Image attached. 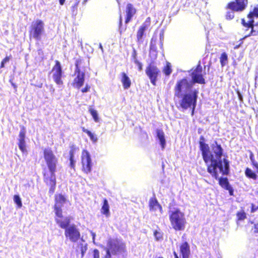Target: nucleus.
I'll use <instances>...</instances> for the list:
<instances>
[{
    "label": "nucleus",
    "instance_id": "a18cd8bd",
    "mask_svg": "<svg viewBox=\"0 0 258 258\" xmlns=\"http://www.w3.org/2000/svg\"><path fill=\"white\" fill-rule=\"evenodd\" d=\"M253 232L254 233H258V223L254 224L253 226Z\"/></svg>",
    "mask_w": 258,
    "mask_h": 258
},
{
    "label": "nucleus",
    "instance_id": "c9c22d12",
    "mask_svg": "<svg viewBox=\"0 0 258 258\" xmlns=\"http://www.w3.org/2000/svg\"><path fill=\"white\" fill-rule=\"evenodd\" d=\"M12 55L10 54V55L6 56L5 58H4L1 62L0 69L5 68V63L9 62L12 58Z\"/></svg>",
    "mask_w": 258,
    "mask_h": 258
},
{
    "label": "nucleus",
    "instance_id": "4468645a",
    "mask_svg": "<svg viewBox=\"0 0 258 258\" xmlns=\"http://www.w3.org/2000/svg\"><path fill=\"white\" fill-rule=\"evenodd\" d=\"M81 163L82 165V171L86 174L90 173L92 169V163L89 152L86 150H83L82 151Z\"/></svg>",
    "mask_w": 258,
    "mask_h": 258
},
{
    "label": "nucleus",
    "instance_id": "393cba45",
    "mask_svg": "<svg viewBox=\"0 0 258 258\" xmlns=\"http://www.w3.org/2000/svg\"><path fill=\"white\" fill-rule=\"evenodd\" d=\"M157 136L159 139L162 149H164L166 145V141L164 137V133L162 130H156Z\"/></svg>",
    "mask_w": 258,
    "mask_h": 258
},
{
    "label": "nucleus",
    "instance_id": "2eb2a0df",
    "mask_svg": "<svg viewBox=\"0 0 258 258\" xmlns=\"http://www.w3.org/2000/svg\"><path fill=\"white\" fill-rule=\"evenodd\" d=\"M51 72L52 73V78L54 82L57 85H62L63 81L61 78L63 73L61 64L58 60H55V64L52 67Z\"/></svg>",
    "mask_w": 258,
    "mask_h": 258
},
{
    "label": "nucleus",
    "instance_id": "72a5a7b5",
    "mask_svg": "<svg viewBox=\"0 0 258 258\" xmlns=\"http://www.w3.org/2000/svg\"><path fill=\"white\" fill-rule=\"evenodd\" d=\"M236 216L238 221L244 220L246 218V214L243 210L237 212Z\"/></svg>",
    "mask_w": 258,
    "mask_h": 258
},
{
    "label": "nucleus",
    "instance_id": "9b49d317",
    "mask_svg": "<svg viewBox=\"0 0 258 258\" xmlns=\"http://www.w3.org/2000/svg\"><path fill=\"white\" fill-rule=\"evenodd\" d=\"M145 73L149 78L152 84L155 86L156 85L158 77L160 76L161 74L159 69L154 62H151L147 66Z\"/></svg>",
    "mask_w": 258,
    "mask_h": 258
},
{
    "label": "nucleus",
    "instance_id": "473e14b6",
    "mask_svg": "<svg viewBox=\"0 0 258 258\" xmlns=\"http://www.w3.org/2000/svg\"><path fill=\"white\" fill-rule=\"evenodd\" d=\"M89 111L90 113V114H91V115L92 116V117L94 119V120L95 122H98L99 118L98 116V113H97V111L96 110H95L94 109H93V108L90 107L89 108Z\"/></svg>",
    "mask_w": 258,
    "mask_h": 258
},
{
    "label": "nucleus",
    "instance_id": "2f4dec72",
    "mask_svg": "<svg viewBox=\"0 0 258 258\" xmlns=\"http://www.w3.org/2000/svg\"><path fill=\"white\" fill-rule=\"evenodd\" d=\"M80 3V0H75L74 4L72 5L71 10L73 15H76L78 13V6Z\"/></svg>",
    "mask_w": 258,
    "mask_h": 258
},
{
    "label": "nucleus",
    "instance_id": "4be33fe9",
    "mask_svg": "<svg viewBox=\"0 0 258 258\" xmlns=\"http://www.w3.org/2000/svg\"><path fill=\"white\" fill-rule=\"evenodd\" d=\"M180 253L182 258H189L190 246L187 242L182 243L180 245Z\"/></svg>",
    "mask_w": 258,
    "mask_h": 258
},
{
    "label": "nucleus",
    "instance_id": "6e6552de",
    "mask_svg": "<svg viewBox=\"0 0 258 258\" xmlns=\"http://www.w3.org/2000/svg\"><path fill=\"white\" fill-rule=\"evenodd\" d=\"M83 61V60L80 58L77 59L75 61V73L77 76L74 80L73 85L78 89L83 85L85 81V73L81 71V66Z\"/></svg>",
    "mask_w": 258,
    "mask_h": 258
},
{
    "label": "nucleus",
    "instance_id": "f8f14e48",
    "mask_svg": "<svg viewBox=\"0 0 258 258\" xmlns=\"http://www.w3.org/2000/svg\"><path fill=\"white\" fill-rule=\"evenodd\" d=\"M192 87V84L186 78L177 81L174 88V96L179 98L182 96V94H183V89H190Z\"/></svg>",
    "mask_w": 258,
    "mask_h": 258
},
{
    "label": "nucleus",
    "instance_id": "20e7f679",
    "mask_svg": "<svg viewBox=\"0 0 258 258\" xmlns=\"http://www.w3.org/2000/svg\"><path fill=\"white\" fill-rule=\"evenodd\" d=\"M106 254L103 258H111V254L116 255L126 251L125 243L118 238H109L107 242Z\"/></svg>",
    "mask_w": 258,
    "mask_h": 258
},
{
    "label": "nucleus",
    "instance_id": "3c124183",
    "mask_svg": "<svg viewBox=\"0 0 258 258\" xmlns=\"http://www.w3.org/2000/svg\"><path fill=\"white\" fill-rule=\"evenodd\" d=\"M12 86H13L15 89H16V88H17V86H16L15 84H14V83H12Z\"/></svg>",
    "mask_w": 258,
    "mask_h": 258
},
{
    "label": "nucleus",
    "instance_id": "5701e85b",
    "mask_svg": "<svg viewBox=\"0 0 258 258\" xmlns=\"http://www.w3.org/2000/svg\"><path fill=\"white\" fill-rule=\"evenodd\" d=\"M120 81L124 89H128L131 86L132 82L130 78L124 72L120 74Z\"/></svg>",
    "mask_w": 258,
    "mask_h": 258
},
{
    "label": "nucleus",
    "instance_id": "09e8293b",
    "mask_svg": "<svg viewBox=\"0 0 258 258\" xmlns=\"http://www.w3.org/2000/svg\"><path fill=\"white\" fill-rule=\"evenodd\" d=\"M66 0H59V3L60 5H63L65 3Z\"/></svg>",
    "mask_w": 258,
    "mask_h": 258
},
{
    "label": "nucleus",
    "instance_id": "f257e3e1",
    "mask_svg": "<svg viewBox=\"0 0 258 258\" xmlns=\"http://www.w3.org/2000/svg\"><path fill=\"white\" fill-rule=\"evenodd\" d=\"M211 151L209 145L205 143L204 136L200 137L199 147L202 152L203 159L207 165V169L213 177L219 180L220 185L226 189L230 185L226 177L219 178L217 168L223 175H227L229 173L230 165L227 159L224 158L221 159L223 154V149L220 144L215 141L211 146Z\"/></svg>",
    "mask_w": 258,
    "mask_h": 258
},
{
    "label": "nucleus",
    "instance_id": "6ab92c4d",
    "mask_svg": "<svg viewBox=\"0 0 258 258\" xmlns=\"http://www.w3.org/2000/svg\"><path fill=\"white\" fill-rule=\"evenodd\" d=\"M136 12L137 10L133 4L128 3L126 5L125 9V24H127L132 20L134 16L136 14Z\"/></svg>",
    "mask_w": 258,
    "mask_h": 258
},
{
    "label": "nucleus",
    "instance_id": "c03bdc74",
    "mask_svg": "<svg viewBox=\"0 0 258 258\" xmlns=\"http://www.w3.org/2000/svg\"><path fill=\"white\" fill-rule=\"evenodd\" d=\"M250 159L252 161V165L255 168L256 172L258 173V163L254 162V160L252 159L251 157H250Z\"/></svg>",
    "mask_w": 258,
    "mask_h": 258
},
{
    "label": "nucleus",
    "instance_id": "39448f33",
    "mask_svg": "<svg viewBox=\"0 0 258 258\" xmlns=\"http://www.w3.org/2000/svg\"><path fill=\"white\" fill-rule=\"evenodd\" d=\"M172 228L175 231H183L185 228L186 220L183 212L179 209L171 212L169 216Z\"/></svg>",
    "mask_w": 258,
    "mask_h": 258
},
{
    "label": "nucleus",
    "instance_id": "423d86ee",
    "mask_svg": "<svg viewBox=\"0 0 258 258\" xmlns=\"http://www.w3.org/2000/svg\"><path fill=\"white\" fill-rule=\"evenodd\" d=\"M198 94V91L197 90H194L191 93L182 94L179 102V107L184 110L191 108V115H193L197 105Z\"/></svg>",
    "mask_w": 258,
    "mask_h": 258
},
{
    "label": "nucleus",
    "instance_id": "7ed1b4c3",
    "mask_svg": "<svg viewBox=\"0 0 258 258\" xmlns=\"http://www.w3.org/2000/svg\"><path fill=\"white\" fill-rule=\"evenodd\" d=\"M56 223L62 229H64V235L67 239L72 242H76L81 238L79 229L75 224L70 225V219L68 217L63 219L55 218Z\"/></svg>",
    "mask_w": 258,
    "mask_h": 258
},
{
    "label": "nucleus",
    "instance_id": "864d4df0",
    "mask_svg": "<svg viewBox=\"0 0 258 258\" xmlns=\"http://www.w3.org/2000/svg\"><path fill=\"white\" fill-rule=\"evenodd\" d=\"M100 48H101L102 49V47L101 45H100Z\"/></svg>",
    "mask_w": 258,
    "mask_h": 258
},
{
    "label": "nucleus",
    "instance_id": "f03ea898",
    "mask_svg": "<svg viewBox=\"0 0 258 258\" xmlns=\"http://www.w3.org/2000/svg\"><path fill=\"white\" fill-rule=\"evenodd\" d=\"M43 155L44 161L50 172L49 175L46 168L43 169V181L47 186H50L49 193L52 195L55 191L56 185L55 172L56 171L58 159L53 151L49 148H44L43 150Z\"/></svg>",
    "mask_w": 258,
    "mask_h": 258
},
{
    "label": "nucleus",
    "instance_id": "bb28decb",
    "mask_svg": "<svg viewBox=\"0 0 258 258\" xmlns=\"http://www.w3.org/2000/svg\"><path fill=\"white\" fill-rule=\"evenodd\" d=\"M245 174L247 178L252 179L253 180H256L257 177L256 174L248 167H247L245 170Z\"/></svg>",
    "mask_w": 258,
    "mask_h": 258
},
{
    "label": "nucleus",
    "instance_id": "cd10ccee",
    "mask_svg": "<svg viewBox=\"0 0 258 258\" xmlns=\"http://www.w3.org/2000/svg\"><path fill=\"white\" fill-rule=\"evenodd\" d=\"M249 20H254V18H258V7H255L252 11H250L247 15Z\"/></svg>",
    "mask_w": 258,
    "mask_h": 258
},
{
    "label": "nucleus",
    "instance_id": "603ef678",
    "mask_svg": "<svg viewBox=\"0 0 258 258\" xmlns=\"http://www.w3.org/2000/svg\"><path fill=\"white\" fill-rule=\"evenodd\" d=\"M87 1H88V0H84V2H87Z\"/></svg>",
    "mask_w": 258,
    "mask_h": 258
},
{
    "label": "nucleus",
    "instance_id": "f704fd0d",
    "mask_svg": "<svg viewBox=\"0 0 258 258\" xmlns=\"http://www.w3.org/2000/svg\"><path fill=\"white\" fill-rule=\"evenodd\" d=\"M13 200L15 203L17 205L18 208H20L22 207L21 199L19 195H14L13 197Z\"/></svg>",
    "mask_w": 258,
    "mask_h": 258
},
{
    "label": "nucleus",
    "instance_id": "dca6fc26",
    "mask_svg": "<svg viewBox=\"0 0 258 258\" xmlns=\"http://www.w3.org/2000/svg\"><path fill=\"white\" fill-rule=\"evenodd\" d=\"M247 5L248 0H235L228 3L225 8L233 11L241 12L245 9Z\"/></svg>",
    "mask_w": 258,
    "mask_h": 258
},
{
    "label": "nucleus",
    "instance_id": "9d476101",
    "mask_svg": "<svg viewBox=\"0 0 258 258\" xmlns=\"http://www.w3.org/2000/svg\"><path fill=\"white\" fill-rule=\"evenodd\" d=\"M54 210L55 215V218L63 219L62 210L61 209L63 204L66 202V199L63 195L61 194H56L54 196Z\"/></svg>",
    "mask_w": 258,
    "mask_h": 258
},
{
    "label": "nucleus",
    "instance_id": "c85d7f7f",
    "mask_svg": "<svg viewBox=\"0 0 258 258\" xmlns=\"http://www.w3.org/2000/svg\"><path fill=\"white\" fill-rule=\"evenodd\" d=\"M78 246L79 247L80 251H81V257L83 258L84 256V254H85L87 249V247L86 245H84L83 243H80L78 245ZM79 252V250L78 249H77L76 250L77 254H78Z\"/></svg>",
    "mask_w": 258,
    "mask_h": 258
},
{
    "label": "nucleus",
    "instance_id": "37998d69",
    "mask_svg": "<svg viewBox=\"0 0 258 258\" xmlns=\"http://www.w3.org/2000/svg\"><path fill=\"white\" fill-rule=\"evenodd\" d=\"M93 258H99V251L97 249H95L93 250Z\"/></svg>",
    "mask_w": 258,
    "mask_h": 258
},
{
    "label": "nucleus",
    "instance_id": "de8ad7c7",
    "mask_svg": "<svg viewBox=\"0 0 258 258\" xmlns=\"http://www.w3.org/2000/svg\"><path fill=\"white\" fill-rule=\"evenodd\" d=\"M119 25L120 27L122 25V17L121 15L119 16Z\"/></svg>",
    "mask_w": 258,
    "mask_h": 258
},
{
    "label": "nucleus",
    "instance_id": "412c9836",
    "mask_svg": "<svg viewBox=\"0 0 258 258\" xmlns=\"http://www.w3.org/2000/svg\"><path fill=\"white\" fill-rule=\"evenodd\" d=\"M70 150L69 151V160L70 166L71 168L75 169L76 161L74 159V155L77 151L79 150V148L75 144H72L70 146Z\"/></svg>",
    "mask_w": 258,
    "mask_h": 258
},
{
    "label": "nucleus",
    "instance_id": "58836bf2",
    "mask_svg": "<svg viewBox=\"0 0 258 258\" xmlns=\"http://www.w3.org/2000/svg\"><path fill=\"white\" fill-rule=\"evenodd\" d=\"M133 61L137 66L138 70L140 72V71H141L143 70V65L141 61H140V60L138 59L134 60Z\"/></svg>",
    "mask_w": 258,
    "mask_h": 258
},
{
    "label": "nucleus",
    "instance_id": "ea45409f",
    "mask_svg": "<svg viewBox=\"0 0 258 258\" xmlns=\"http://www.w3.org/2000/svg\"><path fill=\"white\" fill-rule=\"evenodd\" d=\"M131 59H132V61L138 59V53H137L136 50L135 48H133V49L132 55H131Z\"/></svg>",
    "mask_w": 258,
    "mask_h": 258
},
{
    "label": "nucleus",
    "instance_id": "b1692460",
    "mask_svg": "<svg viewBox=\"0 0 258 258\" xmlns=\"http://www.w3.org/2000/svg\"><path fill=\"white\" fill-rule=\"evenodd\" d=\"M101 213L104 215L106 217L110 216L109 205L106 199L103 200V204L101 209Z\"/></svg>",
    "mask_w": 258,
    "mask_h": 258
},
{
    "label": "nucleus",
    "instance_id": "a19ab883",
    "mask_svg": "<svg viewBox=\"0 0 258 258\" xmlns=\"http://www.w3.org/2000/svg\"><path fill=\"white\" fill-rule=\"evenodd\" d=\"M150 56L153 59H155L157 57V53L154 50H152L150 49L149 52Z\"/></svg>",
    "mask_w": 258,
    "mask_h": 258
},
{
    "label": "nucleus",
    "instance_id": "8fccbe9b",
    "mask_svg": "<svg viewBox=\"0 0 258 258\" xmlns=\"http://www.w3.org/2000/svg\"><path fill=\"white\" fill-rule=\"evenodd\" d=\"M173 254H174V258H179V257H178V256L177 255V253L175 251L173 252Z\"/></svg>",
    "mask_w": 258,
    "mask_h": 258
},
{
    "label": "nucleus",
    "instance_id": "4c0bfd02",
    "mask_svg": "<svg viewBox=\"0 0 258 258\" xmlns=\"http://www.w3.org/2000/svg\"><path fill=\"white\" fill-rule=\"evenodd\" d=\"M234 11H228L226 13L225 18L227 20H232L234 17Z\"/></svg>",
    "mask_w": 258,
    "mask_h": 258
},
{
    "label": "nucleus",
    "instance_id": "1a4fd4ad",
    "mask_svg": "<svg viewBox=\"0 0 258 258\" xmlns=\"http://www.w3.org/2000/svg\"><path fill=\"white\" fill-rule=\"evenodd\" d=\"M190 76L191 78L190 84L192 85L196 83L205 84L206 83L204 75L202 74V67L200 63L197 64L195 68L191 69Z\"/></svg>",
    "mask_w": 258,
    "mask_h": 258
},
{
    "label": "nucleus",
    "instance_id": "aec40b11",
    "mask_svg": "<svg viewBox=\"0 0 258 258\" xmlns=\"http://www.w3.org/2000/svg\"><path fill=\"white\" fill-rule=\"evenodd\" d=\"M149 210L152 212H155L158 209L160 212L162 213V208L160 204L158 203L155 196L151 198L149 202Z\"/></svg>",
    "mask_w": 258,
    "mask_h": 258
},
{
    "label": "nucleus",
    "instance_id": "7c9ffc66",
    "mask_svg": "<svg viewBox=\"0 0 258 258\" xmlns=\"http://www.w3.org/2000/svg\"><path fill=\"white\" fill-rule=\"evenodd\" d=\"M220 62L222 67L225 66L228 62V56L225 52H223L220 57Z\"/></svg>",
    "mask_w": 258,
    "mask_h": 258
},
{
    "label": "nucleus",
    "instance_id": "a878e982",
    "mask_svg": "<svg viewBox=\"0 0 258 258\" xmlns=\"http://www.w3.org/2000/svg\"><path fill=\"white\" fill-rule=\"evenodd\" d=\"M81 128L82 132L87 134V135L89 137L90 140L92 141L93 143H96L97 141L98 138L96 135L92 133L91 131L88 130L87 129H86L84 127H82Z\"/></svg>",
    "mask_w": 258,
    "mask_h": 258
},
{
    "label": "nucleus",
    "instance_id": "49530a36",
    "mask_svg": "<svg viewBox=\"0 0 258 258\" xmlns=\"http://www.w3.org/2000/svg\"><path fill=\"white\" fill-rule=\"evenodd\" d=\"M226 190H228L229 191L230 195H231V196L233 195V189L231 186H229L228 188H227L226 189Z\"/></svg>",
    "mask_w": 258,
    "mask_h": 258
},
{
    "label": "nucleus",
    "instance_id": "a211bd4d",
    "mask_svg": "<svg viewBox=\"0 0 258 258\" xmlns=\"http://www.w3.org/2000/svg\"><path fill=\"white\" fill-rule=\"evenodd\" d=\"M25 136L26 128L24 126H22L19 134V138L18 145L20 150L23 153L26 151Z\"/></svg>",
    "mask_w": 258,
    "mask_h": 258
},
{
    "label": "nucleus",
    "instance_id": "0eeeda50",
    "mask_svg": "<svg viewBox=\"0 0 258 258\" xmlns=\"http://www.w3.org/2000/svg\"><path fill=\"white\" fill-rule=\"evenodd\" d=\"M44 23L41 20L37 19L32 22L29 30L30 37L40 40L44 31Z\"/></svg>",
    "mask_w": 258,
    "mask_h": 258
},
{
    "label": "nucleus",
    "instance_id": "f3484780",
    "mask_svg": "<svg viewBox=\"0 0 258 258\" xmlns=\"http://www.w3.org/2000/svg\"><path fill=\"white\" fill-rule=\"evenodd\" d=\"M150 25L151 19L150 17H148L139 27L137 32V41L138 43L141 44L143 42V37L144 33L149 28Z\"/></svg>",
    "mask_w": 258,
    "mask_h": 258
},
{
    "label": "nucleus",
    "instance_id": "e433bc0d",
    "mask_svg": "<svg viewBox=\"0 0 258 258\" xmlns=\"http://www.w3.org/2000/svg\"><path fill=\"white\" fill-rule=\"evenodd\" d=\"M153 233L156 240L158 241L162 239L163 235L161 232L155 230L154 231Z\"/></svg>",
    "mask_w": 258,
    "mask_h": 258
},
{
    "label": "nucleus",
    "instance_id": "c756f323",
    "mask_svg": "<svg viewBox=\"0 0 258 258\" xmlns=\"http://www.w3.org/2000/svg\"><path fill=\"white\" fill-rule=\"evenodd\" d=\"M162 72L163 74L166 76H168L171 74L172 72V69L171 68V64L169 62H167L166 63V66H164L163 68Z\"/></svg>",
    "mask_w": 258,
    "mask_h": 258
},
{
    "label": "nucleus",
    "instance_id": "79ce46f5",
    "mask_svg": "<svg viewBox=\"0 0 258 258\" xmlns=\"http://www.w3.org/2000/svg\"><path fill=\"white\" fill-rule=\"evenodd\" d=\"M90 86L87 84H86L85 87L81 89V92L83 93L89 92L90 90Z\"/></svg>",
    "mask_w": 258,
    "mask_h": 258
},
{
    "label": "nucleus",
    "instance_id": "ddd939ff",
    "mask_svg": "<svg viewBox=\"0 0 258 258\" xmlns=\"http://www.w3.org/2000/svg\"><path fill=\"white\" fill-rule=\"evenodd\" d=\"M254 23V20H248L247 22H246L244 18L241 19V24L244 27L246 28L245 31L250 29L249 32L245 35L242 39H245L251 36H258V22L255 24Z\"/></svg>",
    "mask_w": 258,
    "mask_h": 258
}]
</instances>
